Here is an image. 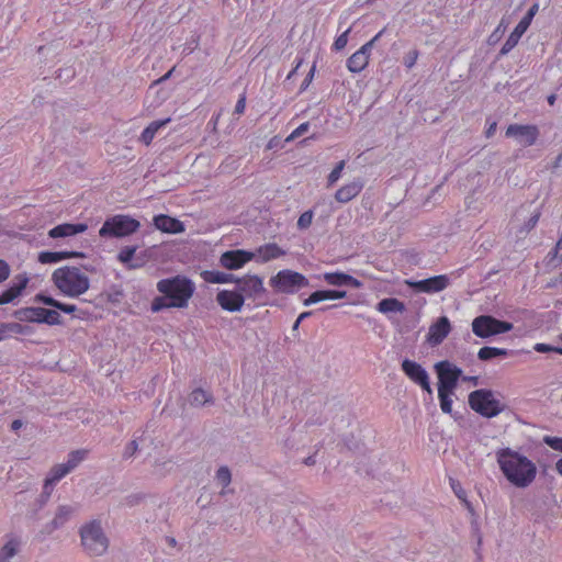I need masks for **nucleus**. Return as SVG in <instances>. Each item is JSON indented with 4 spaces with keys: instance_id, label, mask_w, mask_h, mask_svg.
Listing matches in <instances>:
<instances>
[{
    "instance_id": "obj_1",
    "label": "nucleus",
    "mask_w": 562,
    "mask_h": 562,
    "mask_svg": "<svg viewBox=\"0 0 562 562\" xmlns=\"http://www.w3.org/2000/svg\"><path fill=\"white\" fill-rule=\"evenodd\" d=\"M495 454L503 475L513 486L526 488L535 482L538 469L527 456L512 448L498 449Z\"/></svg>"
},
{
    "instance_id": "obj_2",
    "label": "nucleus",
    "mask_w": 562,
    "mask_h": 562,
    "mask_svg": "<svg viewBox=\"0 0 562 562\" xmlns=\"http://www.w3.org/2000/svg\"><path fill=\"white\" fill-rule=\"evenodd\" d=\"M157 290L161 296L151 302V311L159 312L166 308H186L194 294L195 285L184 276H175L157 282Z\"/></svg>"
},
{
    "instance_id": "obj_3",
    "label": "nucleus",
    "mask_w": 562,
    "mask_h": 562,
    "mask_svg": "<svg viewBox=\"0 0 562 562\" xmlns=\"http://www.w3.org/2000/svg\"><path fill=\"white\" fill-rule=\"evenodd\" d=\"M52 281L56 289L68 297H79L90 288L88 276L75 266L57 268L52 274Z\"/></svg>"
},
{
    "instance_id": "obj_4",
    "label": "nucleus",
    "mask_w": 562,
    "mask_h": 562,
    "mask_svg": "<svg viewBox=\"0 0 562 562\" xmlns=\"http://www.w3.org/2000/svg\"><path fill=\"white\" fill-rule=\"evenodd\" d=\"M140 227V223L126 214H116L108 217L101 228L99 235L102 238H123L136 233Z\"/></svg>"
},
{
    "instance_id": "obj_5",
    "label": "nucleus",
    "mask_w": 562,
    "mask_h": 562,
    "mask_svg": "<svg viewBox=\"0 0 562 562\" xmlns=\"http://www.w3.org/2000/svg\"><path fill=\"white\" fill-rule=\"evenodd\" d=\"M269 284L277 293L293 294L300 289L308 286V280L300 272L284 269L272 276Z\"/></svg>"
},
{
    "instance_id": "obj_6",
    "label": "nucleus",
    "mask_w": 562,
    "mask_h": 562,
    "mask_svg": "<svg viewBox=\"0 0 562 562\" xmlns=\"http://www.w3.org/2000/svg\"><path fill=\"white\" fill-rule=\"evenodd\" d=\"M81 543L90 555H100L108 549V539L104 536L101 526L92 521L80 530Z\"/></svg>"
},
{
    "instance_id": "obj_7",
    "label": "nucleus",
    "mask_w": 562,
    "mask_h": 562,
    "mask_svg": "<svg viewBox=\"0 0 562 562\" xmlns=\"http://www.w3.org/2000/svg\"><path fill=\"white\" fill-rule=\"evenodd\" d=\"M470 407L484 417H494L502 412L501 403L490 390H475L469 395Z\"/></svg>"
},
{
    "instance_id": "obj_8",
    "label": "nucleus",
    "mask_w": 562,
    "mask_h": 562,
    "mask_svg": "<svg viewBox=\"0 0 562 562\" xmlns=\"http://www.w3.org/2000/svg\"><path fill=\"white\" fill-rule=\"evenodd\" d=\"M513 324L490 315H480L472 321V331L480 338H488L512 330Z\"/></svg>"
},
{
    "instance_id": "obj_9",
    "label": "nucleus",
    "mask_w": 562,
    "mask_h": 562,
    "mask_svg": "<svg viewBox=\"0 0 562 562\" xmlns=\"http://www.w3.org/2000/svg\"><path fill=\"white\" fill-rule=\"evenodd\" d=\"M438 375V389L456 390L462 370L448 360L439 361L435 364Z\"/></svg>"
},
{
    "instance_id": "obj_10",
    "label": "nucleus",
    "mask_w": 562,
    "mask_h": 562,
    "mask_svg": "<svg viewBox=\"0 0 562 562\" xmlns=\"http://www.w3.org/2000/svg\"><path fill=\"white\" fill-rule=\"evenodd\" d=\"M19 318L21 321L47 325H58L61 323V317L57 311L44 307L32 306L22 308L19 311Z\"/></svg>"
},
{
    "instance_id": "obj_11",
    "label": "nucleus",
    "mask_w": 562,
    "mask_h": 562,
    "mask_svg": "<svg viewBox=\"0 0 562 562\" xmlns=\"http://www.w3.org/2000/svg\"><path fill=\"white\" fill-rule=\"evenodd\" d=\"M237 291L245 299L257 300L266 293L263 280L257 274H246L236 279Z\"/></svg>"
},
{
    "instance_id": "obj_12",
    "label": "nucleus",
    "mask_w": 562,
    "mask_h": 562,
    "mask_svg": "<svg viewBox=\"0 0 562 562\" xmlns=\"http://www.w3.org/2000/svg\"><path fill=\"white\" fill-rule=\"evenodd\" d=\"M402 370L405 375L414 383L418 384L424 391H426L429 395L432 394V389L430 386L429 375L427 371L417 362L405 359L403 360Z\"/></svg>"
},
{
    "instance_id": "obj_13",
    "label": "nucleus",
    "mask_w": 562,
    "mask_h": 562,
    "mask_svg": "<svg viewBox=\"0 0 562 562\" xmlns=\"http://www.w3.org/2000/svg\"><path fill=\"white\" fill-rule=\"evenodd\" d=\"M256 254L243 249L228 250L221 255L220 263L228 270H237L244 267L247 262L254 260Z\"/></svg>"
},
{
    "instance_id": "obj_14",
    "label": "nucleus",
    "mask_w": 562,
    "mask_h": 562,
    "mask_svg": "<svg viewBox=\"0 0 562 562\" xmlns=\"http://www.w3.org/2000/svg\"><path fill=\"white\" fill-rule=\"evenodd\" d=\"M406 283L417 292L437 293L443 291L449 285V279L447 276L440 274L418 281H406Z\"/></svg>"
},
{
    "instance_id": "obj_15",
    "label": "nucleus",
    "mask_w": 562,
    "mask_h": 562,
    "mask_svg": "<svg viewBox=\"0 0 562 562\" xmlns=\"http://www.w3.org/2000/svg\"><path fill=\"white\" fill-rule=\"evenodd\" d=\"M507 137H515L524 146H531L536 143L539 131L535 125L510 124L506 130Z\"/></svg>"
},
{
    "instance_id": "obj_16",
    "label": "nucleus",
    "mask_w": 562,
    "mask_h": 562,
    "mask_svg": "<svg viewBox=\"0 0 562 562\" xmlns=\"http://www.w3.org/2000/svg\"><path fill=\"white\" fill-rule=\"evenodd\" d=\"M450 331L451 324L449 318L447 316H441L430 325L426 340L430 346H438L448 337Z\"/></svg>"
},
{
    "instance_id": "obj_17",
    "label": "nucleus",
    "mask_w": 562,
    "mask_h": 562,
    "mask_svg": "<svg viewBox=\"0 0 562 562\" xmlns=\"http://www.w3.org/2000/svg\"><path fill=\"white\" fill-rule=\"evenodd\" d=\"M216 302L227 312H238L244 306V296L238 291L221 290L216 294Z\"/></svg>"
},
{
    "instance_id": "obj_18",
    "label": "nucleus",
    "mask_w": 562,
    "mask_h": 562,
    "mask_svg": "<svg viewBox=\"0 0 562 562\" xmlns=\"http://www.w3.org/2000/svg\"><path fill=\"white\" fill-rule=\"evenodd\" d=\"M371 55V44H363L347 59V68L350 72H360L369 64Z\"/></svg>"
},
{
    "instance_id": "obj_19",
    "label": "nucleus",
    "mask_w": 562,
    "mask_h": 562,
    "mask_svg": "<svg viewBox=\"0 0 562 562\" xmlns=\"http://www.w3.org/2000/svg\"><path fill=\"white\" fill-rule=\"evenodd\" d=\"M153 222L155 227L164 233L179 234L186 229L181 221L165 214L154 216Z\"/></svg>"
},
{
    "instance_id": "obj_20",
    "label": "nucleus",
    "mask_w": 562,
    "mask_h": 562,
    "mask_svg": "<svg viewBox=\"0 0 562 562\" xmlns=\"http://www.w3.org/2000/svg\"><path fill=\"white\" fill-rule=\"evenodd\" d=\"M252 252L256 254L255 260L261 263L271 261L285 255V251L281 249L276 243L265 244Z\"/></svg>"
},
{
    "instance_id": "obj_21",
    "label": "nucleus",
    "mask_w": 562,
    "mask_h": 562,
    "mask_svg": "<svg viewBox=\"0 0 562 562\" xmlns=\"http://www.w3.org/2000/svg\"><path fill=\"white\" fill-rule=\"evenodd\" d=\"M87 229H88V225L85 223H77V224L64 223V224H59V225L53 227L48 232V236L52 238L69 237V236H74V235L83 233Z\"/></svg>"
},
{
    "instance_id": "obj_22",
    "label": "nucleus",
    "mask_w": 562,
    "mask_h": 562,
    "mask_svg": "<svg viewBox=\"0 0 562 562\" xmlns=\"http://www.w3.org/2000/svg\"><path fill=\"white\" fill-rule=\"evenodd\" d=\"M362 189L363 182L361 180H355L340 187L335 193V199L339 203H347L359 195Z\"/></svg>"
},
{
    "instance_id": "obj_23",
    "label": "nucleus",
    "mask_w": 562,
    "mask_h": 562,
    "mask_svg": "<svg viewBox=\"0 0 562 562\" xmlns=\"http://www.w3.org/2000/svg\"><path fill=\"white\" fill-rule=\"evenodd\" d=\"M530 26V23L521 19L519 23L516 25L514 31L509 34L506 42L504 43L501 54L506 55L508 54L519 42L524 33L528 30Z\"/></svg>"
},
{
    "instance_id": "obj_24",
    "label": "nucleus",
    "mask_w": 562,
    "mask_h": 562,
    "mask_svg": "<svg viewBox=\"0 0 562 562\" xmlns=\"http://www.w3.org/2000/svg\"><path fill=\"white\" fill-rule=\"evenodd\" d=\"M82 252L78 251H42L38 254V261L43 265L56 263L65 259L81 258Z\"/></svg>"
},
{
    "instance_id": "obj_25",
    "label": "nucleus",
    "mask_w": 562,
    "mask_h": 562,
    "mask_svg": "<svg viewBox=\"0 0 562 562\" xmlns=\"http://www.w3.org/2000/svg\"><path fill=\"white\" fill-rule=\"evenodd\" d=\"M347 292L346 291H338V290H318L313 292L304 302L303 304L305 306H310L312 304H316L318 302L325 301V300H338L346 297Z\"/></svg>"
},
{
    "instance_id": "obj_26",
    "label": "nucleus",
    "mask_w": 562,
    "mask_h": 562,
    "mask_svg": "<svg viewBox=\"0 0 562 562\" xmlns=\"http://www.w3.org/2000/svg\"><path fill=\"white\" fill-rule=\"evenodd\" d=\"M171 122L170 117L164 120H157L149 123V125L144 128V131L139 135V142L146 146H149L155 138L158 131Z\"/></svg>"
},
{
    "instance_id": "obj_27",
    "label": "nucleus",
    "mask_w": 562,
    "mask_h": 562,
    "mask_svg": "<svg viewBox=\"0 0 562 562\" xmlns=\"http://www.w3.org/2000/svg\"><path fill=\"white\" fill-rule=\"evenodd\" d=\"M324 281L329 285L341 286V285H352L358 286L359 281L355 279L352 276L344 273V272H326L323 276Z\"/></svg>"
},
{
    "instance_id": "obj_28",
    "label": "nucleus",
    "mask_w": 562,
    "mask_h": 562,
    "mask_svg": "<svg viewBox=\"0 0 562 562\" xmlns=\"http://www.w3.org/2000/svg\"><path fill=\"white\" fill-rule=\"evenodd\" d=\"M202 279L207 283L226 284L236 283V277L232 273L222 272L217 270H205L201 273Z\"/></svg>"
},
{
    "instance_id": "obj_29",
    "label": "nucleus",
    "mask_w": 562,
    "mask_h": 562,
    "mask_svg": "<svg viewBox=\"0 0 562 562\" xmlns=\"http://www.w3.org/2000/svg\"><path fill=\"white\" fill-rule=\"evenodd\" d=\"M69 472V468H66L64 464H57L53 467L52 470L49 471L48 476L45 480L44 493L49 495L53 485L57 483L59 480H61L64 476H66Z\"/></svg>"
},
{
    "instance_id": "obj_30",
    "label": "nucleus",
    "mask_w": 562,
    "mask_h": 562,
    "mask_svg": "<svg viewBox=\"0 0 562 562\" xmlns=\"http://www.w3.org/2000/svg\"><path fill=\"white\" fill-rule=\"evenodd\" d=\"M29 279L22 277L18 283L13 284L0 294V305L8 304L16 299L22 291L26 288Z\"/></svg>"
},
{
    "instance_id": "obj_31",
    "label": "nucleus",
    "mask_w": 562,
    "mask_h": 562,
    "mask_svg": "<svg viewBox=\"0 0 562 562\" xmlns=\"http://www.w3.org/2000/svg\"><path fill=\"white\" fill-rule=\"evenodd\" d=\"M136 250V246L123 247L117 254V260L130 270L139 268L142 266L140 263L133 262Z\"/></svg>"
},
{
    "instance_id": "obj_32",
    "label": "nucleus",
    "mask_w": 562,
    "mask_h": 562,
    "mask_svg": "<svg viewBox=\"0 0 562 562\" xmlns=\"http://www.w3.org/2000/svg\"><path fill=\"white\" fill-rule=\"evenodd\" d=\"M36 301L42 302L45 305L53 306L56 310H59L67 314L74 313L77 310L76 305H74V304L63 303V302L55 300L52 296H47L44 294L36 295Z\"/></svg>"
},
{
    "instance_id": "obj_33",
    "label": "nucleus",
    "mask_w": 562,
    "mask_h": 562,
    "mask_svg": "<svg viewBox=\"0 0 562 562\" xmlns=\"http://www.w3.org/2000/svg\"><path fill=\"white\" fill-rule=\"evenodd\" d=\"M509 350L497 347H482L477 352V358L482 361H487L496 357H507Z\"/></svg>"
},
{
    "instance_id": "obj_34",
    "label": "nucleus",
    "mask_w": 562,
    "mask_h": 562,
    "mask_svg": "<svg viewBox=\"0 0 562 562\" xmlns=\"http://www.w3.org/2000/svg\"><path fill=\"white\" fill-rule=\"evenodd\" d=\"M405 308L404 303L398 301L397 299H383L378 304V311L381 313H389V312H403Z\"/></svg>"
},
{
    "instance_id": "obj_35",
    "label": "nucleus",
    "mask_w": 562,
    "mask_h": 562,
    "mask_svg": "<svg viewBox=\"0 0 562 562\" xmlns=\"http://www.w3.org/2000/svg\"><path fill=\"white\" fill-rule=\"evenodd\" d=\"M454 394L453 390L438 389V398L440 408L445 414L452 413V396Z\"/></svg>"
},
{
    "instance_id": "obj_36",
    "label": "nucleus",
    "mask_w": 562,
    "mask_h": 562,
    "mask_svg": "<svg viewBox=\"0 0 562 562\" xmlns=\"http://www.w3.org/2000/svg\"><path fill=\"white\" fill-rule=\"evenodd\" d=\"M212 396L209 392L203 389H195L189 395V402L191 405L201 406L211 402Z\"/></svg>"
},
{
    "instance_id": "obj_37",
    "label": "nucleus",
    "mask_w": 562,
    "mask_h": 562,
    "mask_svg": "<svg viewBox=\"0 0 562 562\" xmlns=\"http://www.w3.org/2000/svg\"><path fill=\"white\" fill-rule=\"evenodd\" d=\"M450 486L456 494V496L464 504V506L473 512V507L471 503L468 501L467 492L462 487L461 483L452 477H450Z\"/></svg>"
},
{
    "instance_id": "obj_38",
    "label": "nucleus",
    "mask_w": 562,
    "mask_h": 562,
    "mask_svg": "<svg viewBox=\"0 0 562 562\" xmlns=\"http://www.w3.org/2000/svg\"><path fill=\"white\" fill-rule=\"evenodd\" d=\"M19 549V542L15 539L9 540L1 550L0 562H7Z\"/></svg>"
},
{
    "instance_id": "obj_39",
    "label": "nucleus",
    "mask_w": 562,
    "mask_h": 562,
    "mask_svg": "<svg viewBox=\"0 0 562 562\" xmlns=\"http://www.w3.org/2000/svg\"><path fill=\"white\" fill-rule=\"evenodd\" d=\"M87 450H75L68 456L66 463H63L69 471L74 470L87 456Z\"/></svg>"
},
{
    "instance_id": "obj_40",
    "label": "nucleus",
    "mask_w": 562,
    "mask_h": 562,
    "mask_svg": "<svg viewBox=\"0 0 562 562\" xmlns=\"http://www.w3.org/2000/svg\"><path fill=\"white\" fill-rule=\"evenodd\" d=\"M71 513L72 509L70 507L61 506L53 520L54 527L63 525Z\"/></svg>"
},
{
    "instance_id": "obj_41",
    "label": "nucleus",
    "mask_w": 562,
    "mask_h": 562,
    "mask_svg": "<svg viewBox=\"0 0 562 562\" xmlns=\"http://www.w3.org/2000/svg\"><path fill=\"white\" fill-rule=\"evenodd\" d=\"M345 165H346L345 160H341L331 170V172L328 176V186L329 187L339 180V178L341 177V172L345 168Z\"/></svg>"
},
{
    "instance_id": "obj_42",
    "label": "nucleus",
    "mask_w": 562,
    "mask_h": 562,
    "mask_svg": "<svg viewBox=\"0 0 562 562\" xmlns=\"http://www.w3.org/2000/svg\"><path fill=\"white\" fill-rule=\"evenodd\" d=\"M419 57V52L417 49L409 50L403 58V64L407 69H411L415 66L417 59Z\"/></svg>"
},
{
    "instance_id": "obj_43",
    "label": "nucleus",
    "mask_w": 562,
    "mask_h": 562,
    "mask_svg": "<svg viewBox=\"0 0 562 562\" xmlns=\"http://www.w3.org/2000/svg\"><path fill=\"white\" fill-rule=\"evenodd\" d=\"M217 481L223 485L227 486L231 483V471L227 467H221L216 473Z\"/></svg>"
},
{
    "instance_id": "obj_44",
    "label": "nucleus",
    "mask_w": 562,
    "mask_h": 562,
    "mask_svg": "<svg viewBox=\"0 0 562 562\" xmlns=\"http://www.w3.org/2000/svg\"><path fill=\"white\" fill-rule=\"evenodd\" d=\"M313 221V212L312 211H305L302 213L297 220V227L301 229H305L311 226Z\"/></svg>"
},
{
    "instance_id": "obj_45",
    "label": "nucleus",
    "mask_w": 562,
    "mask_h": 562,
    "mask_svg": "<svg viewBox=\"0 0 562 562\" xmlns=\"http://www.w3.org/2000/svg\"><path fill=\"white\" fill-rule=\"evenodd\" d=\"M310 124L307 122L300 124L288 137L286 142L294 140L308 131Z\"/></svg>"
},
{
    "instance_id": "obj_46",
    "label": "nucleus",
    "mask_w": 562,
    "mask_h": 562,
    "mask_svg": "<svg viewBox=\"0 0 562 562\" xmlns=\"http://www.w3.org/2000/svg\"><path fill=\"white\" fill-rule=\"evenodd\" d=\"M350 32V29L346 30L344 33H341L334 42V49L341 50L346 47L348 43V34Z\"/></svg>"
},
{
    "instance_id": "obj_47",
    "label": "nucleus",
    "mask_w": 562,
    "mask_h": 562,
    "mask_svg": "<svg viewBox=\"0 0 562 562\" xmlns=\"http://www.w3.org/2000/svg\"><path fill=\"white\" fill-rule=\"evenodd\" d=\"M544 442L553 450L562 452V437H544Z\"/></svg>"
},
{
    "instance_id": "obj_48",
    "label": "nucleus",
    "mask_w": 562,
    "mask_h": 562,
    "mask_svg": "<svg viewBox=\"0 0 562 562\" xmlns=\"http://www.w3.org/2000/svg\"><path fill=\"white\" fill-rule=\"evenodd\" d=\"M533 349L537 351V352H550V351H555L560 355H562V348H555V347H552L550 345H547V344H542V342H538L535 345Z\"/></svg>"
},
{
    "instance_id": "obj_49",
    "label": "nucleus",
    "mask_w": 562,
    "mask_h": 562,
    "mask_svg": "<svg viewBox=\"0 0 562 562\" xmlns=\"http://www.w3.org/2000/svg\"><path fill=\"white\" fill-rule=\"evenodd\" d=\"M246 109V93H241L239 99L236 102L234 113L237 115L244 114Z\"/></svg>"
},
{
    "instance_id": "obj_50",
    "label": "nucleus",
    "mask_w": 562,
    "mask_h": 562,
    "mask_svg": "<svg viewBox=\"0 0 562 562\" xmlns=\"http://www.w3.org/2000/svg\"><path fill=\"white\" fill-rule=\"evenodd\" d=\"M507 27V24L502 20L496 27V30L491 34L490 42L493 43L498 40L499 34H502Z\"/></svg>"
},
{
    "instance_id": "obj_51",
    "label": "nucleus",
    "mask_w": 562,
    "mask_h": 562,
    "mask_svg": "<svg viewBox=\"0 0 562 562\" xmlns=\"http://www.w3.org/2000/svg\"><path fill=\"white\" fill-rule=\"evenodd\" d=\"M538 10H539V4L538 3H533L529 8V10L527 11V13L525 14V16L522 19L531 24V22H532L535 15L537 14Z\"/></svg>"
},
{
    "instance_id": "obj_52",
    "label": "nucleus",
    "mask_w": 562,
    "mask_h": 562,
    "mask_svg": "<svg viewBox=\"0 0 562 562\" xmlns=\"http://www.w3.org/2000/svg\"><path fill=\"white\" fill-rule=\"evenodd\" d=\"M9 274H10L9 265L4 260L0 259V282L7 280Z\"/></svg>"
},
{
    "instance_id": "obj_53",
    "label": "nucleus",
    "mask_w": 562,
    "mask_h": 562,
    "mask_svg": "<svg viewBox=\"0 0 562 562\" xmlns=\"http://www.w3.org/2000/svg\"><path fill=\"white\" fill-rule=\"evenodd\" d=\"M137 448H138L137 442L135 440L131 441L125 448L124 457L125 458L132 457L136 452Z\"/></svg>"
},
{
    "instance_id": "obj_54",
    "label": "nucleus",
    "mask_w": 562,
    "mask_h": 562,
    "mask_svg": "<svg viewBox=\"0 0 562 562\" xmlns=\"http://www.w3.org/2000/svg\"><path fill=\"white\" fill-rule=\"evenodd\" d=\"M553 258H558L562 262V237L557 241L553 249Z\"/></svg>"
},
{
    "instance_id": "obj_55",
    "label": "nucleus",
    "mask_w": 562,
    "mask_h": 562,
    "mask_svg": "<svg viewBox=\"0 0 562 562\" xmlns=\"http://www.w3.org/2000/svg\"><path fill=\"white\" fill-rule=\"evenodd\" d=\"M539 218H540V213L537 212L535 213L527 222L526 226H527V229L530 231L532 229L537 223L539 222Z\"/></svg>"
},
{
    "instance_id": "obj_56",
    "label": "nucleus",
    "mask_w": 562,
    "mask_h": 562,
    "mask_svg": "<svg viewBox=\"0 0 562 562\" xmlns=\"http://www.w3.org/2000/svg\"><path fill=\"white\" fill-rule=\"evenodd\" d=\"M496 127H497V123L496 122H491L485 131V135L486 137H492L496 131Z\"/></svg>"
},
{
    "instance_id": "obj_57",
    "label": "nucleus",
    "mask_w": 562,
    "mask_h": 562,
    "mask_svg": "<svg viewBox=\"0 0 562 562\" xmlns=\"http://www.w3.org/2000/svg\"><path fill=\"white\" fill-rule=\"evenodd\" d=\"M315 69H316V66H315V65H313V66H312V68H311V70H310V72H308V75H307V77H306V78H305V80H304V85H305V86H308V85H310V82L312 81V79H313V77H314V74H315Z\"/></svg>"
},
{
    "instance_id": "obj_58",
    "label": "nucleus",
    "mask_w": 562,
    "mask_h": 562,
    "mask_svg": "<svg viewBox=\"0 0 562 562\" xmlns=\"http://www.w3.org/2000/svg\"><path fill=\"white\" fill-rule=\"evenodd\" d=\"M295 61H296V63H295V67H294V68H293V70L289 74V76H288L289 78H291V77H292V76H293V75L299 70V68L302 66V64H303V58H296V60H295Z\"/></svg>"
},
{
    "instance_id": "obj_59",
    "label": "nucleus",
    "mask_w": 562,
    "mask_h": 562,
    "mask_svg": "<svg viewBox=\"0 0 562 562\" xmlns=\"http://www.w3.org/2000/svg\"><path fill=\"white\" fill-rule=\"evenodd\" d=\"M385 29L381 30L373 38H371L369 42H367L366 44H371V49L373 48V45L375 44V42H378V40L382 36V34L384 33Z\"/></svg>"
},
{
    "instance_id": "obj_60",
    "label": "nucleus",
    "mask_w": 562,
    "mask_h": 562,
    "mask_svg": "<svg viewBox=\"0 0 562 562\" xmlns=\"http://www.w3.org/2000/svg\"><path fill=\"white\" fill-rule=\"evenodd\" d=\"M22 427V422L20 419H15L11 424V429L16 431Z\"/></svg>"
},
{
    "instance_id": "obj_61",
    "label": "nucleus",
    "mask_w": 562,
    "mask_h": 562,
    "mask_svg": "<svg viewBox=\"0 0 562 562\" xmlns=\"http://www.w3.org/2000/svg\"><path fill=\"white\" fill-rule=\"evenodd\" d=\"M555 469H557L558 473L562 475V458L560 460H558V462L555 464Z\"/></svg>"
},
{
    "instance_id": "obj_62",
    "label": "nucleus",
    "mask_w": 562,
    "mask_h": 562,
    "mask_svg": "<svg viewBox=\"0 0 562 562\" xmlns=\"http://www.w3.org/2000/svg\"><path fill=\"white\" fill-rule=\"evenodd\" d=\"M311 315H312V312H303L300 314L299 321H303L304 318H307Z\"/></svg>"
},
{
    "instance_id": "obj_63",
    "label": "nucleus",
    "mask_w": 562,
    "mask_h": 562,
    "mask_svg": "<svg viewBox=\"0 0 562 562\" xmlns=\"http://www.w3.org/2000/svg\"><path fill=\"white\" fill-rule=\"evenodd\" d=\"M555 100H557L555 94H550V95L548 97V103H549L550 105H553V104H554V102H555Z\"/></svg>"
},
{
    "instance_id": "obj_64",
    "label": "nucleus",
    "mask_w": 562,
    "mask_h": 562,
    "mask_svg": "<svg viewBox=\"0 0 562 562\" xmlns=\"http://www.w3.org/2000/svg\"><path fill=\"white\" fill-rule=\"evenodd\" d=\"M175 68L170 69L162 78L161 80H167L171 77V74L173 72Z\"/></svg>"
}]
</instances>
